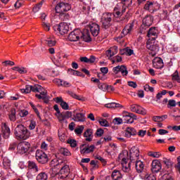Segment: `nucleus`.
Listing matches in <instances>:
<instances>
[{
    "mask_svg": "<svg viewBox=\"0 0 180 180\" xmlns=\"http://www.w3.org/2000/svg\"><path fill=\"white\" fill-rule=\"evenodd\" d=\"M15 135L18 140H27L30 137V131L22 124H18L15 129Z\"/></svg>",
    "mask_w": 180,
    "mask_h": 180,
    "instance_id": "f257e3e1",
    "label": "nucleus"
},
{
    "mask_svg": "<svg viewBox=\"0 0 180 180\" xmlns=\"http://www.w3.org/2000/svg\"><path fill=\"white\" fill-rule=\"evenodd\" d=\"M133 4V0H122V4H118L114 8V16L119 18L126 12V8Z\"/></svg>",
    "mask_w": 180,
    "mask_h": 180,
    "instance_id": "f03ea898",
    "label": "nucleus"
},
{
    "mask_svg": "<svg viewBox=\"0 0 180 180\" xmlns=\"http://www.w3.org/2000/svg\"><path fill=\"white\" fill-rule=\"evenodd\" d=\"M53 109L56 112V113H55V116L57 117L60 123H67V119H70V117L72 116V112L70 111H65L61 112L58 105H55L53 106Z\"/></svg>",
    "mask_w": 180,
    "mask_h": 180,
    "instance_id": "7ed1b4c3",
    "label": "nucleus"
},
{
    "mask_svg": "<svg viewBox=\"0 0 180 180\" xmlns=\"http://www.w3.org/2000/svg\"><path fill=\"white\" fill-rule=\"evenodd\" d=\"M146 47L152 57L157 56V53L160 51V46L155 41V38L149 39L146 43Z\"/></svg>",
    "mask_w": 180,
    "mask_h": 180,
    "instance_id": "20e7f679",
    "label": "nucleus"
},
{
    "mask_svg": "<svg viewBox=\"0 0 180 180\" xmlns=\"http://www.w3.org/2000/svg\"><path fill=\"white\" fill-rule=\"evenodd\" d=\"M118 160L122 166V171L124 172H130L131 163H127V153H120L118 156Z\"/></svg>",
    "mask_w": 180,
    "mask_h": 180,
    "instance_id": "39448f33",
    "label": "nucleus"
},
{
    "mask_svg": "<svg viewBox=\"0 0 180 180\" xmlns=\"http://www.w3.org/2000/svg\"><path fill=\"white\" fill-rule=\"evenodd\" d=\"M53 30L55 32H58L59 34L64 36V34H67L70 31V26L66 22H60L58 25L53 26Z\"/></svg>",
    "mask_w": 180,
    "mask_h": 180,
    "instance_id": "423d86ee",
    "label": "nucleus"
},
{
    "mask_svg": "<svg viewBox=\"0 0 180 180\" xmlns=\"http://www.w3.org/2000/svg\"><path fill=\"white\" fill-rule=\"evenodd\" d=\"M110 22H112V13H103L101 16V22L104 29H108L110 27Z\"/></svg>",
    "mask_w": 180,
    "mask_h": 180,
    "instance_id": "0eeeda50",
    "label": "nucleus"
},
{
    "mask_svg": "<svg viewBox=\"0 0 180 180\" xmlns=\"http://www.w3.org/2000/svg\"><path fill=\"white\" fill-rule=\"evenodd\" d=\"M81 37H82V32L77 29L69 34L68 40L69 41H78V40H81Z\"/></svg>",
    "mask_w": 180,
    "mask_h": 180,
    "instance_id": "6e6552de",
    "label": "nucleus"
},
{
    "mask_svg": "<svg viewBox=\"0 0 180 180\" xmlns=\"http://www.w3.org/2000/svg\"><path fill=\"white\" fill-rule=\"evenodd\" d=\"M56 13H63V12H68L71 9V5L68 3L61 2L56 5Z\"/></svg>",
    "mask_w": 180,
    "mask_h": 180,
    "instance_id": "1a4fd4ad",
    "label": "nucleus"
},
{
    "mask_svg": "<svg viewBox=\"0 0 180 180\" xmlns=\"http://www.w3.org/2000/svg\"><path fill=\"white\" fill-rule=\"evenodd\" d=\"M151 25H153V17H151L150 15L145 17L142 20L141 33L142 34H144V33H146V32H144L143 30H146V29H147V27H150V26H151Z\"/></svg>",
    "mask_w": 180,
    "mask_h": 180,
    "instance_id": "9d476101",
    "label": "nucleus"
},
{
    "mask_svg": "<svg viewBox=\"0 0 180 180\" xmlns=\"http://www.w3.org/2000/svg\"><path fill=\"white\" fill-rule=\"evenodd\" d=\"M29 148H30V143L29 142H20L18 146L17 150L19 154H26L27 151H29Z\"/></svg>",
    "mask_w": 180,
    "mask_h": 180,
    "instance_id": "9b49d317",
    "label": "nucleus"
},
{
    "mask_svg": "<svg viewBox=\"0 0 180 180\" xmlns=\"http://www.w3.org/2000/svg\"><path fill=\"white\" fill-rule=\"evenodd\" d=\"M36 158L37 160L41 164H46L47 161H49V158L46 153L43 152V150H37L36 151Z\"/></svg>",
    "mask_w": 180,
    "mask_h": 180,
    "instance_id": "f8f14e48",
    "label": "nucleus"
},
{
    "mask_svg": "<svg viewBox=\"0 0 180 180\" xmlns=\"http://www.w3.org/2000/svg\"><path fill=\"white\" fill-rule=\"evenodd\" d=\"M137 119V117L133 113L124 112L122 116V120L124 123L131 124L134 122V120Z\"/></svg>",
    "mask_w": 180,
    "mask_h": 180,
    "instance_id": "ddd939ff",
    "label": "nucleus"
},
{
    "mask_svg": "<svg viewBox=\"0 0 180 180\" xmlns=\"http://www.w3.org/2000/svg\"><path fill=\"white\" fill-rule=\"evenodd\" d=\"M112 72L114 74H119L121 72L122 77H127V74H129V71H127V68L124 65H118L112 68Z\"/></svg>",
    "mask_w": 180,
    "mask_h": 180,
    "instance_id": "4468645a",
    "label": "nucleus"
},
{
    "mask_svg": "<svg viewBox=\"0 0 180 180\" xmlns=\"http://www.w3.org/2000/svg\"><path fill=\"white\" fill-rule=\"evenodd\" d=\"M130 110L131 112L138 113V115H147V110L137 104L131 105L130 106Z\"/></svg>",
    "mask_w": 180,
    "mask_h": 180,
    "instance_id": "2eb2a0df",
    "label": "nucleus"
},
{
    "mask_svg": "<svg viewBox=\"0 0 180 180\" xmlns=\"http://www.w3.org/2000/svg\"><path fill=\"white\" fill-rule=\"evenodd\" d=\"M80 153L81 154H89L91 153H94L95 150V146H86L85 144H82L79 146Z\"/></svg>",
    "mask_w": 180,
    "mask_h": 180,
    "instance_id": "dca6fc26",
    "label": "nucleus"
},
{
    "mask_svg": "<svg viewBox=\"0 0 180 180\" xmlns=\"http://www.w3.org/2000/svg\"><path fill=\"white\" fill-rule=\"evenodd\" d=\"M139 157H140V151L139 150V148L133 146L130 149V160L131 162L136 160H139Z\"/></svg>",
    "mask_w": 180,
    "mask_h": 180,
    "instance_id": "f3484780",
    "label": "nucleus"
},
{
    "mask_svg": "<svg viewBox=\"0 0 180 180\" xmlns=\"http://www.w3.org/2000/svg\"><path fill=\"white\" fill-rule=\"evenodd\" d=\"M89 29L92 36L94 37H96V36L99 34V32H101V27H99V25L95 22L89 24Z\"/></svg>",
    "mask_w": 180,
    "mask_h": 180,
    "instance_id": "a211bd4d",
    "label": "nucleus"
},
{
    "mask_svg": "<svg viewBox=\"0 0 180 180\" xmlns=\"http://www.w3.org/2000/svg\"><path fill=\"white\" fill-rule=\"evenodd\" d=\"M1 131L3 134V136L5 139H9V136L11 134V129L6 123L1 124Z\"/></svg>",
    "mask_w": 180,
    "mask_h": 180,
    "instance_id": "6ab92c4d",
    "label": "nucleus"
},
{
    "mask_svg": "<svg viewBox=\"0 0 180 180\" xmlns=\"http://www.w3.org/2000/svg\"><path fill=\"white\" fill-rule=\"evenodd\" d=\"M60 174L62 176V178H67V176H68V174H70V167L67 165H64L63 166V165H61L60 166Z\"/></svg>",
    "mask_w": 180,
    "mask_h": 180,
    "instance_id": "aec40b11",
    "label": "nucleus"
},
{
    "mask_svg": "<svg viewBox=\"0 0 180 180\" xmlns=\"http://www.w3.org/2000/svg\"><path fill=\"white\" fill-rule=\"evenodd\" d=\"M153 65L157 70H161L164 67V62L160 58H155L153 60Z\"/></svg>",
    "mask_w": 180,
    "mask_h": 180,
    "instance_id": "412c9836",
    "label": "nucleus"
},
{
    "mask_svg": "<svg viewBox=\"0 0 180 180\" xmlns=\"http://www.w3.org/2000/svg\"><path fill=\"white\" fill-rule=\"evenodd\" d=\"M137 134V131L133 127H127L124 131V137L127 139H130L131 136H136Z\"/></svg>",
    "mask_w": 180,
    "mask_h": 180,
    "instance_id": "4be33fe9",
    "label": "nucleus"
},
{
    "mask_svg": "<svg viewBox=\"0 0 180 180\" xmlns=\"http://www.w3.org/2000/svg\"><path fill=\"white\" fill-rule=\"evenodd\" d=\"M152 172H160L161 171V162L158 161V160H154L152 162Z\"/></svg>",
    "mask_w": 180,
    "mask_h": 180,
    "instance_id": "5701e85b",
    "label": "nucleus"
},
{
    "mask_svg": "<svg viewBox=\"0 0 180 180\" xmlns=\"http://www.w3.org/2000/svg\"><path fill=\"white\" fill-rule=\"evenodd\" d=\"M136 161V169L137 172L141 173L143 172L144 169V163L141 160H135Z\"/></svg>",
    "mask_w": 180,
    "mask_h": 180,
    "instance_id": "b1692460",
    "label": "nucleus"
},
{
    "mask_svg": "<svg viewBox=\"0 0 180 180\" xmlns=\"http://www.w3.org/2000/svg\"><path fill=\"white\" fill-rule=\"evenodd\" d=\"M94 132L92 129H89L84 132V137L86 138V141H92V139L94 138Z\"/></svg>",
    "mask_w": 180,
    "mask_h": 180,
    "instance_id": "393cba45",
    "label": "nucleus"
},
{
    "mask_svg": "<svg viewBox=\"0 0 180 180\" xmlns=\"http://www.w3.org/2000/svg\"><path fill=\"white\" fill-rule=\"evenodd\" d=\"M111 178L113 180H120L123 178V176L119 170H114L112 173Z\"/></svg>",
    "mask_w": 180,
    "mask_h": 180,
    "instance_id": "a878e982",
    "label": "nucleus"
},
{
    "mask_svg": "<svg viewBox=\"0 0 180 180\" xmlns=\"http://www.w3.org/2000/svg\"><path fill=\"white\" fill-rule=\"evenodd\" d=\"M28 168L30 169V171H33V172H39V167H37V165L33 161H29L28 162Z\"/></svg>",
    "mask_w": 180,
    "mask_h": 180,
    "instance_id": "bb28decb",
    "label": "nucleus"
},
{
    "mask_svg": "<svg viewBox=\"0 0 180 180\" xmlns=\"http://www.w3.org/2000/svg\"><path fill=\"white\" fill-rule=\"evenodd\" d=\"M73 120L75 122H84L85 120V115L83 113H76L73 116Z\"/></svg>",
    "mask_w": 180,
    "mask_h": 180,
    "instance_id": "cd10ccee",
    "label": "nucleus"
},
{
    "mask_svg": "<svg viewBox=\"0 0 180 180\" xmlns=\"http://www.w3.org/2000/svg\"><path fill=\"white\" fill-rule=\"evenodd\" d=\"M134 27V24L133 23L128 24L122 30L123 34H129V33L131 32V30H133Z\"/></svg>",
    "mask_w": 180,
    "mask_h": 180,
    "instance_id": "c85d7f7f",
    "label": "nucleus"
},
{
    "mask_svg": "<svg viewBox=\"0 0 180 180\" xmlns=\"http://www.w3.org/2000/svg\"><path fill=\"white\" fill-rule=\"evenodd\" d=\"M80 40H84V41H91V35H89L88 30H86L82 32V37L80 38Z\"/></svg>",
    "mask_w": 180,
    "mask_h": 180,
    "instance_id": "c756f323",
    "label": "nucleus"
},
{
    "mask_svg": "<svg viewBox=\"0 0 180 180\" xmlns=\"http://www.w3.org/2000/svg\"><path fill=\"white\" fill-rule=\"evenodd\" d=\"M49 179V174L46 172H41L37 174L36 180H47Z\"/></svg>",
    "mask_w": 180,
    "mask_h": 180,
    "instance_id": "7c9ffc66",
    "label": "nucleus"
},
{
    "mask_svg": "<svg viewBox=\"0 0 180 180\" xmlns=\"http://www.w3.org/2000/svg\"><path fill=\"white\" fill-rule=\"evenodd\" d=\"M157 34H158V30L155 27L150 28L148 32V37H151V36L156 37Z\"/></svg>",
    "mask_w": 180,
    "mask_h": 180,
    "instance_id": "2f4dec72",
    "label": "nucleus"
},
{
    "mask_svg": "<svg viewBox=\"0 0 180 180\" xmlns=\"http://www.w3.org/2000/svg\"><path fill=\"white\" fill-rule=\"evenodd\" d=\"M165 119H168V115H164L162 116H155V117H153V120L154 122H157L158 123H160V122H163V120H165Z\"/></svg>",
    "mask_w": 180,
    "mask_h": 180,
    "instance_id": "473e14b6",
    "label": "nucleus"
},
{
    "mask_svg": "<svg viewBox=\"0 0 180 180\" xmlns=\"http://www.w3.org/2000/svg\"><path fill=\"white\" fill-rule=\"evenodd\" d=\"M61 164H60V161L57 159H54L51 162V166L53 167L55 169L56 168L57 169H60V166Z\"/></svg>",
    "mask_w": 180,
    "mask_h": 180,
    "instance_id": "72a5a7b5",
    "label": "nucleus"
},
{
    "mask_svg": "<svg viewBox=\"0 0 180 180\" xmlns=\"http://www.w3.org/2000/svg\"><path fill=\"white\" fill-rule=\"evenodd\" d=\"M43 86L39 84H34V86H31V92H40L42 91Z\"/></svg>",
    "mask_w": 180,
    "mask_h": 180,
    "instance_id": "f704fd0d",
    "label": "nucleus"
},
{
    "mask_svg": "<svg viewBox=\"0 0 180 180\" xmlns=\"http://www.w3.org/2000/svg\"><path fill=\"white\" fill-rule=\"evenodd\" d=\"M105 107L112 109L114 108H123V105H120V103H109L105 104Z\"/></svg>",
    "mask_w": 180,
    "mask_h": 180,
    "instance_id": "c9c22d12",
    "label": "nucleus"
},
{
    "mask_svg": "<svg viewBox=\"0 0 180 180\" xmlns=\"http://www.w3.org/2000/svg\"><path fill=\"white\" fill-rule=\"evenodd\" d=\"M133 53H134V51L129 48H126L122 50H120V54H122V55L126 54V56H131Z\"/></svg>",
    "mask_w": 180,
    "mask_h": 180,
    "instance_id": "e433bc0d",
    "label": "nucleus"
},
{
    "mask_svg": "<svg viewBox=\"0 0 180 180\" xmlns=\"http://www.w3.org/2000/svg\"><path fill=\"white\" fill-rule=\"evenodd\" d=\"M9 119L11 122H15L16 120V110L11 109L9 114Z\"/></svg>",
    "mask_w": 180,
    "mask_h": 180,
    "instance_id": "4c0bfd02",
    "label": "nucleus"
},
{
    "mask_svg": "<svg viewBox=\"0 0 180 180\" xmlns=\"http://www.w3.org/2000/svg\"><path fill=\"white\" fill-rule=\"evenodd\" d=\"M59 153L63 155H65V156L71 155V152H70V150H68V149H67L66 148H60L59 149Z\"/></svg>",
    "mask_w": 180,
    "mask_h": 180,
    "instance_id": "58836bf2",
    "label": "nucleus"
},
{
    "mask_svg": "<svg viewBox=\"0 0 180 180\" xmlns=\"http://www.w3.org/2000/svg\"><path fill=\"white\" fill-rule=\"evenodd\" d=\"M84 129H85V127H84V125L78 126L75 129V134H77V136H81V134H82V131H84Z\"/></svg>",
    "mask_w": 180,
    "mask_h": 180,
    "instance_id": "ea45409f",
    "label": "nucleus"
},
{
    "mask_svg": "<svg viewBox=\"0 0 180 180\" xmlns=\"http://www.w3.org/2000/svg\"><path fill=\"white\" fill-rule=\"evenodd\" d=\"M22 94H30L32 92V85H26L25 89H20Z\"/></svg>",
    "mask_w": 180,
    "mask_h": 180,
    "instance_id": "a19ab883",
    "label": "nucleus"
},
{
    "mask_svg": "<svg viewBox=\"0 0 180 180\" xmlns=\"http://www.w3.org/2000/svg\"><path fill=\"white\" fill-rule=\"evenodd\" d=\"M148 155H149V157H152L153 158H160V157H161L160 152L150 151L148 153Z\"/></svg>",
    "mask_w": 180,
    "mask_h": 180,
    "instance_id": "79ce46f5",
    "label": "nucleus"
},
{
    "mask_svg": "<svg viewBox=\"0 0 180 180\" xmlns=\"http://www.w3.org/2000/svg\"><path fill=\"white\" fill-rule=\"evenodd\" d=\"M98 122L103 127H109V122L103 118H101Z\"/></svg>",
    "mask_w": 180,
    "mask_h": 180,
    "instance_id": "37998d69",
    "label": "nucleus"
},
{
    "mask_svg": "<svg viewBox=\"0 0 180 180\" xmlns=\"http://www.w3.org/2000/svg\"><path fill=\"white\" fill-rule=\"evenodd\" d=\"M68 72L70 75H76L77 77H81V73L77 70H75L74 69H68Z\"/></svg>",
    "mask_w": 180,
    "mask_h": 180,
    "instance_id": "c03bdc74",
    "label": "nucleus"
},
{
    "mask_svg": "<svg viewBox=\"0 0 180 180\" xmlns=\"http://www.w3.org/2000/svg\"><path fill=\"white\" fill-rule=\"evenodd\" d=\"M144 179L145 180H157V179L155 178V176L153 174H146L144 176Z\"/></svg>",
    "mask_w": 180,
    "mask_h": 180,
    "instance_id": "a18cd8bd",
    "label": "nucleus"
},
{
    "mask_svg": "<svg viewBox=\"0 0 180 180\" xmlns=\"http://www.w3.org/2000/svg\"><path fill=\"white\" fill-rule=\"evenodd\" d=\"M105 54H106L107 57H108V58H112V57H113V56H115L116 51L112 52V49H109L105 52Z\"/></svg>",
    "mask_w": 180,
    "mask_h": 180,
    "instance_id": "49530a36",
    "label": "nucleus"
},
{
    "mask_svg": "<svg viewBox=\"0 0 180 180\" xmlns=\"http://www.w3.org/2000/svg\"><path fill=\"white\" fill-rule=\"evenodd\" d=\"M45 41L49 47H53V46H56V40L46 39Z\"/></svg>",
    "mask_w": 180,
    "mask_h": 180,
    "instance_id": "de8ad7c7",
    "label": "nucleus"
},
{
    "mask_svg": "<svg viewBox=\"0 0 180 180\" xmlns=\"http://www.w3.org/2000/svg\"><path fill=\"white\" fill-rule=\"evenodd\" d=\"M70 95L72 98H74V99H77V101H84V98L77 95L75 93L70 92Z\"/></svg>",
    "mask_w": 180,
    "mask_h": 180,
    "instance_id": "09e8293b",
    "label": "nucleus"
},
{
    "mask_svg": "<svg viewBox=\"0 0 180 180\" xmlns=\"http://www.w3.org/2000/svg\"><path fill=\"white\" fill-rule=\"evenodd\" d=\"M172 79L173 81H177V82L180 84V77H179V75L178 74V72H175L172 75Z\"/></svg>",
    "mask_w": 180,
    "mask_h": 180,
    "instance_id": "8fccbe9b",
    "label": "nucleus"
},
{
    "mask_svg": "<svg viewBox=\"0 0 180 180\" xmlns=\"http://www.w3.org/2000/svg\"><path fill=\"white\" fill-rule=\"evenodd\" d=\"M176 106V101L175 100H169L168 101L167 108H175Z\"/></svg>",
    "mask_w": 180,
    "mask_h": 180,
    "instance_id": "3c124183",
    "label": "nucleus"
},
{
    "mask_svg": "<svg viewBox=\"0 0 180 180\" xmlns=\"http://www.w3.org/2000/svg\"><path fill=\"white\" fill-rule=\"evenodd\" d=\"M68 143L70 145V147H72L73 148L77 147V141L75 139H69L68 140Z\"/></svg>",
    "mask_w": 180,
    "mask_h": 180,
    "instance_id": "603ef678",
    "label": "nucleus"
},
{
    "mask_svg": "<svg viewBox=\"0 0 180 180\" xmlns=\"http://www.w3.org/2000/svg\"><path fill=\"white\" fill-rule=\"evenodd\" d=\"M113 122L115 123V124H123V118H120V117H115L113 120Z\"/></svg>",
    "mask_w": 180,
    "mask_h": 180,
    "instance_id": "864d4df0",
    "label": "nucleus"
},
{
    "mask_svg": "<svg viewBox=\"0 0 180 180\" xmlns=\"http://www.w3.org/2000/svg\"><path fill=\"white\" fill-rule=\"evenodd\" d=\"M60 106L64 110H68V109H70L68 103H67V102L65 101H62V103H60Z\"/></svg>",
    "mask_w": 180,
    "mask_h": 180,
    "instance_id": "5fc2aeb1",
    "label": "nucleus"
},
{
    "mask_svg": "<svg viewBox=\"0 0 180 180\" xmlns=\"http://www.w3.org/2000/svg\"><path fill=\"white\" fill-rule=\"evenodd\" d=\"M136 134H138L139 137H144L146 134H147V130L140 129L138 132H136Z\"/></svg>",
    "mask_w": 180,
    "mask_h": 180,
    "instance_id": "6e6d98bb",
    "label": "nucleus"
},
{
    "mask_svg": "<svg viewBox=\"0 0 180 180\" xmlns=\"http://www.w3.org/2000/svg\"><path fill=\"white\" fill-rule=\"evenodd\" d=\"M144 90L146 91V92H154V87L150 86L148 84H146L144 86Z\"/></svg>",
    "mask_w": 180,
    "mask_h": 180,
    "instance_id": "4d7b16f0",
    "label": "nucleus"
},
{
    "mask_svg": "<svg viewBox=\"0 0 180 180\" xmlns=\"http://www.w3.org/2000/svg\"><path fill=\"white\" fill-rule=\"evenodd\" d=\"M28 115L29 112L26 110H22L19 112V115L20 116V117H25Z\"/></svg>",
    "mask_w": 180,
    "mask_h": 180,
    "instance_id": "13d9d810",
    "label": "nucleus"
},
{
    "mask_svg": "<svg viewBox=\"0 0 180 180\" xmlns=\"http://www.w3.org/2000/svg\"><path fill=\"white\" fill-rule=\"evenodd\" d=\"M41 149L43 151H47V150H49V144H47L46 142H42L41 144Z\"/></svg>",
    "mask_w": 180,
    "mask_h": 180,
    "instance_id": "bf43d9fd",
    "label": "nucleus"
},
{
    "mask_svg": "<svg viewBox=\"0 0 180 180\" xmlns=\"http://www.w3.org/2000/svg\"><path fill=\"white\" fill-rule=\"evenodd\" d=\"M29 127H30V130H34V129H36V121L31 120Z\"/></svg>",
    "mask_w": 180,
    "mask_h": 180,
    "instance_id": "052dcab7",
    "label": "nucleus"
},
{
    "mask_svg": "<svg viewBox=\"0 0 180 180\" xmlns=\"http://www.w3.org/2000/svg\"><path fill=\"white\" fill-rule=\"evenodd\" d=\"M42 26H43L44 30H46V32H49V30H50V23L43 22H42Z\"/></svg>",
    "mask_w": 180,
    "mask_h": 180,
    "instance_id": "680f3d73",
    "label": "nucleus"
},
{
    "mask_svg": "<svg viewBox=\"0 0 180 180\" xmlns=\"http://www.w3.org/2000/svg\"><path fill=\"white\" fill-rule=\"evenodd\" d=\"M100 70L102 72V74H103V75H105L108 74V72H109V69L106 67L101 68Z\"/></svg>",
    "mask_w": 180,
    "mask_h": 180,
    "instance_id": "e2e57ef3",
    "label": "nucleus"
},
{
    "mask_svg": "<svg viewBox=\"0 0 180 180\" xmlns=\"http://www.w3.org/2000/svg\"><path fill=\"white\" fill-rule=\"evenodd\" d=\"M54 84H56V85H58V86H62L63 84V80L60 79H55L53 80Z\"/></svg>",
    "mask_w": 180,
    "mask_h": 180,
    "instance_id": "0e129e2a",
    "label": "nucleus"
},
{
    "mask_svg": "<svg viewBox=\"0 0 180 180\" xmlns=\"http://www.w3.org/2000/svg\"><path fill=\"white\" fill-rule=\"evenodd\" d=\"M153 5H154V3L148 1L145 5V9H146L147 11L150 10V8H152Z\"/></svg>",
    "mask_w": 180,
    "mask_h": 180,
    "instance_id": "69168bd1",
    "label": "nucleus"
},
{
    "mask_svg": "<svg viewBox=\"0 0 180 180\" xmlns=\"http://www.w3.org/2000/svg\"><path fill=\"white\" fill-rule=\"evenodd\" d=\"M14 6H15V9H19V8H20V6H22V1L18 0L15 2V4H14Z\"/></svg>",
    "mask_w": 180,
    "mask_h": 180,
    "instance_id": "338daca9",
    "label": "nucleus"
},
{
    "mask_svg": "<svg viewBox=\"0 0 180 180\" xmlns=\"http://www.w3.org/2000/svg\"><path fill=\"white\" fill-rule=\"evenodd\" d=\"M163 162L164 164H165V165H167V167H170V165H172V162H171V160L167 158H165L163 160Z\"/></svg>",
    "mask_w": 180,
    "mask_h": 180,
    "instance_id": "774afa93",
    "label": "nucleus"
}]
</instances>
